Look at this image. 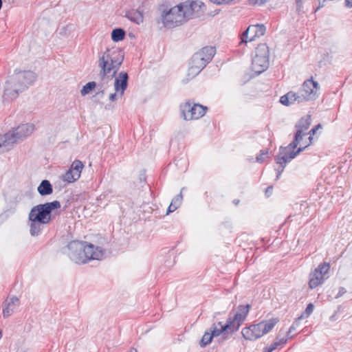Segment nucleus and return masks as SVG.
<instances>
[{"label":"nucleus","instance_id":"40","mask_svg":"<svg viewBox=\"0 0 352 352\" xmlns=\"http://www.w3.org/2000/svg\"><path fill=\"white\" fill-rule=\"evenodd\" d=\"M287 339L281 338V339H279L276 342L278 344V346H283L287 342Z\"/></svg>","mask_w":352,"mask_h":352},{"label":"nucleus","instance_id":"39","mask_svg":"<svg viewBox=\"0 0 352 352\" xmlns=\"http://www.w3.org/2000/svg\"><path fill=\"white\" fill-rule=\"evenodd\" d=\"M272 189H273L272 186H268V187L266 188V190H265V195H266V196H267V197H269V196L271 195V193H272Z\"/></svg>","mask_w":352,"mask_h":352},{"label":"nucleus","instance_id":"36","mask_svg":"<svg viewBox=\"0 0 352 352\" xmlns=\"http://www.w3.org/2000/svg\"><path fill=\"white\" fill-rule=\"evenodd\" d=\"M268 0H249V3L253 6H261L265 3Z\"/></svg>","mask_w":352,"mask_h":352},{"label":"nucleus","instance_id":"35","mask_svg":"<svg viewBox=\"0 0 352 352\" xmlns=\"http://www.w3.org/2000/svg\"><path fill=\"white\" fill-rule=\"evenodd\" d=\"M268 154L267 150H261V153L256 157V162L262 163L265 161V156Z\"/></svg>","mask_w":352,"mask_h":352},{"label":"nucleus","instance_id":"23","mask_svg":"<svg viewBox=\"0 0 352 352\" xmlns=\"http://www.w3.org/2000/svg\"><path fill=\"white\" fill-rule=\"evenodd\" d=\"M126 17L130 21L140 24L143 22L144 16L142 12L138 10H132L126 13Z\"/></svg>","mask_w":352,"mask_h":352},{"label":"nucleus","instance_id":"6","mask_svg":"<svg viewBox=\"0 0 352 352\" xmlns=\"http://www.w3.org/2000/svg\"><path fill=\"white\" fill-rule=\"evenodd\" d=\"M216 49L213 47H204L197 52L195 53L191 58L188 76H196L212 60Z\"/></svg>","mask_w":352,"mask_h":352},{"label":"nucleus","instance_id":"43","mask_svg":"<svg viewBox=\"0 0 352 352\" xmlns=\"http://www.w3.org/2000/svg\"><path fill=\"white\" fill-rule=\"evenodd\" d=\"M320 127V124H318L317 126H316L314 128H313L310 131V133H311L312 134H314L316 133V130H318V129Z\"/></svg>","mask_w":352,"mask_h":352},{"label":"nucleus","instance_id":"4","mask_svg":"<svg viewBox=\"0 0 352 352\" xmlns=\"http://www.w3.org/2000/svg\"><path fill=\"white\" fill-rule=\"evenodd\" d=\"M36 79V75L32 71L15 70L14 74L6 81L3 97L14 100L19 93L26 90Z\"/></svg>","mask_w":352,"mask_h":352},{"label":"nucleus","instance_id":"9","mask_svg":"<svg viewBox=\"0 0 352 352\" xmlns=\"http://www.w3.org/2000/svg\"><path fill=\"white\" fill-rule=\"evenodd\" d=\"M269 65V47L267 44L261 43L255 49L252 61V70L260 74L268 68Z\"/></svg>","mask_w":352,"mask_h":352},{"label":"nucleus","instance_id":"41","mask_svg":"<svg viewBox=\"0 0 352 352\" xmlns=\"http://www.w3.org/2000/svg\"><path fill=\"white\" fill-rule=\"evenodd\" d=\"M344 5L347 8H352V0H345Z\"/></svg>","mask_w":352,"mask_h":352},{"label":"nucleus","instance_id":"20","mask_svg":"<svg viewBox=\"0 0 352 352\" xmlns=\"http://www.w3.org/2000/svg\"><path fill=\"white\" fill-rule=\"evenodd\" d=\"M311 124V116L307 115L305 117H302L300 119V120L296 123L295 127L296 129V133H298L300 132V136L303 137L307 135L306 131L308 130L309 126Z\"/></svg>","mask_w":352,"mask_h":352},{"label":"nucleus","instance_id":"10","mask_svg":"<svg viewBox=\"0 0 352 352\" xmlns=\"http://www.w3.org/2000/svg\"><path fill=\"white\" fill-rule=\"evenodd\" d=\"M34 130V125L32 124H23L14 129L12 131L7 133V142H11L12 145L23 141L30 135Z\"/></svg>","mask_w":352,"mask_h":352},{"label":"nucleus","instance_id":"47","mask_svg":"<svg viewBox=\"0 0 352 352\" xmlns=\"http://www.w3.org/2000/svg\"><path fill=\"white\" fill-rule=\"evenodd\" d=\"M296 1L297 4H299L300 3H301V0H296Z\"/></svg>","mask_w":352,"mask_h":352},{"label":"nucleus","instance_id":"15","mask_svg":"<svg viewBox=\"0 0 352 352\" xmlns=\"http://www.w3.org/2000/svg\"><path fill=\"white\" fill-rule=\"evenodd\" d=\"M319 85L312 79L305 81L299 91L303 101L315 100L319 90Z\"/></svg>","mask_w":352,"mask_h":352},{"label":"nucleus","instance_id":"37","mask_svg":"<svg viewBox=\"0 0 352 352\" xmlns=\"http://www.w3.org/2000/svg\"><path fill=\"white\" fill-rule=\"evenodd\" d=\"M346 292V290L344 287H340L339 288V291H338V294L336 296V298H338L340 297H341L342 295H344L345 293Z\"/></svg>","mask_w":352,"mask_h":352},{"label":"nucleus","instance_id":"31","mask_svg":"<svg viewBox=\"0 0 352 352\" xmlns=\"http://www.w3.org/2000/svg\"><path fill=\"white\" fill-rule=\"evenodd\" d=\"M314 309V306L312 303L308 304L305 311L299 317H298V320H302L305 318H308L313 312Z\"/></svg>","mask_w":352,"mask_h":352},{"label":"nucleus","instance_id":"44","mask_svg":"<svg viewBox=\"0 0 352 352\" xmlns=\"http://www.w3.org/2000/svg\"><path fill=\"white\" fill-rule=\"evenodd\" d=\"M274 350L269 346H265L263 352H272Z\"/></svg>","mask_w":352,"mask_h":352},{"label":"nucleus","instance_id":"19","mask_svg":"<svg viewBox=\"0 0 352 352\" xmlns=\"http://www.w3.org/2000/svg\"><path fill=\"white\" fill-rule=\"evenodd\" d=\"M19 298L13 296L9 300L7 299L3 303V314L4 318L9 317L14 312V309L18 306Z\"/></svg>","mask_w":352,"mask_h":352},{"label":"nucleus","instance_id":"12","mask_svg":"<svg viewBox=\"0 0 352 352\" xmlns=\"http://www.w3.org/2000/svg\"><path fill=\"white\" fill-rule=\"evenodd\" d=\"M330 265L328 263H323L318 265L315 270L310 273L309 287L311 289H314L318 285L323 283L324 280L329 278L328 272Z\"/></svg>","mask_w":352,"mask_h":352},{"label":"nucleus","instance_id":"32","mask_svg":"<svg viewBox=\"0 0 352 352\" xmlns=\"http://www.w3.org/2000/svg\"><path fill=\"white\" fill-rule=\"evenodd\" d=\"M300 320H298V318H297L294 322L293 324L289 327L288 331L287 332V337L288 339L293 338L294 335L292 333L296 330V327L298 326Z\"/></svg>","mask_w":352,"mask_h":352},{"label":"nucleus","instance_id":"45","mask_svg":"<svg viewBox=\"0 0 352 352\" xmlns=\"http://www.w3.org/2000/svg\"><path fill=\"white\" fill-rule=\"evenodd\" d=\"M233 203L235 204V205H238L239 203V199H234L233 201Z\"/></svg>","mask_w":352,"mask_h":352},{"label":"nucleus","instance_id":"38","mask_svg":"<svg viewBox=\"0 0 352 352\" xmlns=\"http://www.w3.org/2000/svg\"><path fill=\"white\" fill-rule=\"evenodd\" d=\"M116 93L117 92H115V93L111 94L109 95V99L110 101L113 102L117 100V94Z\"/></svg>","mask_w":352,"mask_h":352},{"label":"nucleus","instance_id":"48","mask_svg":"<svg viewBox=\"0 0 352 352\" xmlns=\"http://www.w3.org/2000/svg\"><path fill=\"white\" fill-rule=\"evenodd\" d=\"M309 139L310 140H312L311 136H309Z\"/></svg>","mask_w":352,"mask_h":352},{"label":"nucleus","instance_id":"46","mask_svg":"<svg viewBox=\"0 0 352 352\" xmlns=\"http://www.w3.org/2000/svg\"><path fill=\"white\" fill-rule=\"evenodd\" d=\"M249 34H250V36H253L254 34V32H250Z\"/></svg>","mask_w":352,"mask_h":352},{"label":"nucleus","instance_id":"3","mask_svg":"<svg viewBox=\"0 0 352 352\" xmlns=\"http://www.w3.org/2000/svg\"><path fill=\"white\" fill-rule=\"evenodd\" d=\"M250 309V305L248 304L239 305L236 312L233 316L232 312L230 313L226 324L221 322L212 324L208 329L211 335L213 338L221 336L223 340H227L229 336H232L239 329L241 324L245 320Z\"/></svg>","mask_w":352,"mask_h":352},{"label":"nucleus","instance_id":"26","mask_svg":"<svg viewBox=\"0 0 352 352\" xmlns=\"http://www.w3.org/2000/svg\"><path fill=\"white\" fill-rule=\"evenodd\" d=\"M75 175L76 174L69 168V169L67 170L65 174L60 176V179L63 181L66 182L67 183H72L77 181L79 179V177L78 176H75Z\"/></svg>","mask_w":352,"mask_h":352},{"label":"nucleus","instance_id":"11","mask_svg":"<svg viewBox=\"0 0 352 352\" xmlns=\"http://www.w3.org/2000/svg\"><path fill=\"white\" fill-rule=\"evenodd\" d=\"M180 110L184 120H191L204 116L207 107L199 104H192L190 102H186L180 105Z\"/></svg>","mask_w":352,"mask_h":352},{"label":"nucleus","instance_id":"7","mask_svg":"<svg viewBox=\"0 0 352 352\" xmlns=\"http://www.w3.org/2000/svg\"><path fill=\"white\" fill-rule=\"evenodd\" d=\"M278 321V318H273L258 324H250L242 329V336L245 340H256L270 332Z\"/></svg>","mask_w":352,"mask_h":352},{"label":"nucleus","instance_id":"30","mask_svg":"<svg viewBox=\"0 0 352 352\" xmlns=\"http://www.w3.org/2000/svg\"><path fill=\"white\" fill-rule=\"evenodd\" d=\"M213 336L211 335L209 329L205 331L204 336H202L201 340L199 341V345L201 347H205L210 344L213 339Z\"/></svg>","mask_w":352,"mask_h":352},{"label":"nucleus","instance_id":"21","mask_svg":"<svg viewBox=\"0 0 352 352\" xmlns=\"http://www.w3.org/2000/svg\"><path fill=\"white\" fill-rule=\"evenodd\" d=\"M30 226V233L32 236H37L43 229V227L47 223L39 222L38 221L32 219L28 220Z\"/></svg>","mask_w":352,"mask_h":352},{"label":"nucleus","instance_id":"28","mask_svg":"<svg viewBox=\"0 0 352 352\" xmlns=\"http://www.w3.org/2000/svg\"><path fill=\"white\" fill-rule=\"evenodd\" d=\"M83 168L84 164L80 160H75L70 166V168L76 174L75 176H78L79 178Z\"/></svg>","mask_w":352,"mask_h":352},{"label":"nucleus","instance_id":"14","mask_svg":"<svg viewBox=\"0 0 352 352\" xmlns=\"http://www.w3.org/2000/svg\"><path fill=\"white\" fill-rule=\"evenodd\" d=\"M180 5L182 6L186 21L190 19L199 16L205 9L204 3L198 1H186Z\"/></svg>","mask_w":352,"mask_h":352},{"label":"nucleus","instance_id":"34","mask_svg":"<svg viewBox=\"0 0 352 352\" xmlns=\"http://www.w3.org/2000/svg\"><path fill=\"white\" fill-rule=\"evenodd\" d=\"M211 2L217 4H222V3H231L235 4L241 1V0H210Z\"/></svg>","mask_w":352,"mask_h":352},{"label":"nucleus","instance_id":"29","mask_svg":"<svg viewBox=\"0 0 352 352\" xmlns=\"http://www.w3.org/2000/svg\"><path fill=\"white\" fill-rule=\"evenodd\" d=\"M302 139V138L300 136V132L298 133H296L294 140L287 146H285V147L281 146L280 148V149L285 148L283 152L287 153V155H288L291 152V151H289L288 150L291 149V148H296L298 144L300 143V142Z\"/></svg>","mask_w":352,"mask_h":352},{"label":"nucleus","instance_id":"5","mask_svg":"<svg viewBox=\"0 0 352 352\" xmlns=\"http://www.w3.org/2000/svg\"><path fill=\"white\" fill-rule=\"evenodd\" d=\"M157 12L158 16L156 18V22L162 23L164 28H172L186 22L182 6L180 4L170 8L167 6L160 5L157 8Z\"/></svg>","mask_w":352,"mask_h":352},{"label":"nucleus","instance_id":"33","mask_svg":"<svg viewBox=\"0 0 352 352\" xmlns=\"http://www.w3.org/2000/svg\"><path fill=\"white\" fill-rule=\"evenodd\" d=\"M7 133H6L3 138H0V148H4L6 150H9L12 146L11 142H7Z\"/></svg>","mask_w":352,"mask_h":352},{"label":"nucleus","instance_id":"8","mask_svg":"<svg viewBox=\"0 0 352 352\" xmlns=\"http://www.w3.org/2000/svg\"><path fill=\"white\" fill-rule=\"evenodd\" d=\"M60 208V203L58 201L38 204L31 209L28 214V220L34 219L48 224L52 220V211Z\"/></svg>","mask_w":352,"mask_h":352},{"label":"nucleus","instance_id":"13","mask_svg":"<svg viewBox=\"0 0 352 352\" xmlns=\"http://www.w3.org/2000/svg\"><path fill=\"white\" fill-rule=\"evenodd\" d=\"M308 145L305 146L304 147H299L297 151H292L288 155L287 153L283 152L285 148H280L279 150V153L275 157L276 162L280 165V168L277 170L276 174V179H279L281 173L283 172L287 162H289L292 159L295 158L300 153L303 151L305 148L307 147Z\"/></svg>","mask_w":352,"mask_h":352},{"label":"nucleus","instance_id":"2","mask_svg":"<svg viewBox=\"0 0 352 352\" xmlns=\"http://www.w3.org/2000/svg\"><path fill=\"white\" fill-rule=\"evenodd\" d=\"M61 251L77 264H85L91 260H99L103 256L100 248L81 241H70Z\"/></svg>","mask_w":352,"mask_h":352},{"label":"nucleus","instance_id":"16","mask_svg":"<svg viewBox=\"0 0 352 352\" xmlns=\"http://www.w3.org/2000/svg\"><path fill=\"white\" fill-rule=\"evenodd\" d=\"M266 28L263 24H256L250 25L248 29L243 33L241 36V43H246L248 42V35L250 32H254V34L251 36L249 38V41H252L256 37H260L263 36L265 33Z\"/></svg>","mask_w":352,"mask_h":352},{"label":"nucleus","instance_id":"17","mask_svg":"<svg viewBox=\"0 0 352 352\" xmlns=\"http://www.w3.org/2000/svg\"><path fill=\"white\" fill-rule=\"evenodd\" d=\"M114 88L120 96H123L124 91L128 86L129 76L126 72H122L118 74L117 77H114Z\"/></svg>","mask_w":352,"mask_h":352},{"label":"nucleus","instance_id":"27","mask_svg":"<svg viewBox=\"0 0 352 352\" xmlns=\"http://www.w3.org/2000/svg\"><path fill=\"white\" fill-rule=\"evenodd\" d=\"M125 31L122 28H116L111 32V39L114 42L122 41L125 37Z\"/></svg>","mask_w":352,"mask_h":352},{"label":"nucleus","instance_id":"24","mask_svg":"<svg viewBox=\"0 0 352 352\" xmlns=\"http://www.w3.org/2000/svg\"><path fill=\"white\" fill-rule=\"evenodd\" d=\"M96 87L100 90L97 94H104L105 88L100 89L95 81H91L85 84L80 90V94L82 96H86L89 94L91 91H93Z\"/></svg>","mask_w":352,"mask_h":352},{"label":"nucleus","instance_id":"22","mask_svg":"<svg viewBox=\"0 0 352 352\" xmlns=\"http://www.w3.org/2000/svg\"><path fill=\"white\" fill-rule=\"evenodd\" d=\"M37 190L41 196H46L52 193L53 188L50 182L47 179H44L38 186Z\"/></svg>","mask_w":352,"mask_h":352},{"label":"nucleus","instance_id":"18","mask_svg":"<svg viewBox=\"0 0 352 352\" xmlns=\"http://www.w3.org/2000/svg\"><path fill=\"white\" fill-rule=\"evenodd\" d=\"M295 102H297L298 103L304 102L302 98L300 97L299 92L296 93L291 91L281 96L280 98V102L285 106H289Z\"/></svg>","mask_w":352,"mask_h":352},{"label":"nucleus","instance_id":"25","mask_svg":"<svg viewBox=\"0 0 352 352\" xmlns=\"http://www.w3.org/2000/svg\"><path fill=\"white\" fill-rule=\"evenodd\" d=\"M183 189L184 188L182 189V190L179 195H177L176 197H175L173 199L170 206L168 208L167 214L174 212L175 210H177L180 206L182 201V199H183V196H182Z\"/></svg>","mask_w":352,"mask_h":352},{"label":"nucleus","instance_id":"1","mask_svg":"<svg viewBox=\"0 0 352 352\" xmlns=\"http://www.w3.org/2000/svg\"><path fill=\"white\" fill-rule=\"evenodd\" d=\"M123 60L124 55L118 48L107 49L99 55L98 76L100 82L98 84V87L100 89L106 88V85L116 77Z\"/></svg>","mask_w":352,"mask_h":352},{"label":"nucleus","instance_id":"42","mask_svg":"<svg viewBox=\"0 0 352 352\" xmlns=\"http://www.w3.org/2000/svg\"><path fill=\"white\" fill-rule=\"evenodd\" d=\"M273 350H275L277 349L278 346V344L277 343V342H274L273 344H272L270 346Z\"/></svg>","mask_w":352,"mask_h":352}]
</instances>
